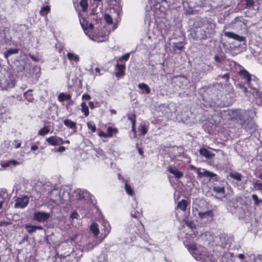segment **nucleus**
<instances>
[{"mask_svg": "<svg viewBox=\"0 0 262 262\" xmlns=\"http://www.w3.org/2000/svg\"><path fill=\"white\" fill-rule=\"evenodd\" d=\"M125 189L126 192L129 195H132L133 194V190L132 189L130 185H129L127 183H125Z\"/></svg>", "mask_w": 262, "mask_h": 262, "instance_id": "nucleus-43", "label": "nucleus"}, {"mask_svg": "<svg viewBox=\"0 0 262 262\" xmlns=\"http://www.w3.org/2000/svg\"><path fill=\"white\" fill-rule=\"evenodd\" d=\"M32 91L31 90H29L24 94L25 98L27 99L29 101H32L33 99Z\"/></svg>", "mask_w": 262, "mask_h": 262, "instance_id": "nucleus-33", "label": "nucleus"}, {"mask_svg": "<svg viewBox=\"0 0 262 262\" xmlns=\"http://www.w3.org/2000/svg\"><path fill=\"white\" fill-rule=\"evenodd\" d=\"M99 136H100V137H107V133H106V134H105V133H104V132H101L99 133Z\"/></svg>", "mask_w": 262, "mask_h": 262, "instance_id": "nucleus-61", "label": "nucleus"}, {"mask_svg": "<svg viewBox=\"0 0 262 262\" xmlns=\"http://www.w3.org/2000/svg\"><path fill=\"white\" fill-rule=\"evenodd\" d=\"M82 99L85 100H90L91 98V97L89 94H83L82 95Z\"/></svg>", "mask_w": 262, "mask_h": 262, "instance_id": "nucleus-58", "label": "nucleus"}, {"mask_svg": "<svg viewBox=\"0 0 262 262\" xmlns=\"http://www.w3.org/2000/svg\"><path fill=\"white\" fill-rule=\"evenodd\" d=\"M64 124L68 127L74 129L75 132L76 130V122L72 121L69 119H65L63 121Z\"/></svg>", "mask_w": 262, "mask_h": 262, "instance_id": "nucleus-23", "label": "nucleus"}, {"mask_svg": "<svg viewBox=\"0 0 262 262\" xmlns=\"http://www.w3.org/2000/svg\"><path fill=\"white\" fill-rule=\"evenodd\" d=\"M199 152L201 156L205 157L207 159H211L215 156L214 154L204 148H201L199 150Z\"/></svg>", "mask_w": 262, "mask_h": 262, "instance_id": "nucleus-20", "label": "nucleus"}, {"mask_svg": "<svg viewBox=\"0 0 262 262\" xmlns=\"http://www.w3.org/2000/svg\"><path fill=\"white\" fill-rule=\"evenodd\" d=\"M130 215L132 217H134V218H138V215H137L136 214V212H135L134 213H133V212H131L130 213Z\"/></svg>", "mask_w": 262, "mask_h": 262, "instance_id": "nucleus-62", "label": "nucleus"}, {"mask_svg": "<svg viewBox=\"0 0 262 262\" xmlns=\"http://www.w3.org/2000/svg\"><path fill=\"white\" fill-rule=\"evenodd\" d=\"M46 141L51 145L55 146L63 143L62 138L57 136H51L46 139Z\"/></svg>", "mask_w": 262, "mask_h": 262, "instance_id": "nucleus-14", "label": "nucleus"}, {"mask_svg": "<svg viewBox=\"0 0 262 262\" xmlns=\"http://www.w3.org/2000/svg\"><path fill=\"white\" fill-rule=\"evenodd\" d=\"M237 256L241 259H243L245 258L244 254H239Z\"/></svg>", "mask_w": 262, "mask_h": 262, "instance_id": "nucleus-64", "label": "nucleus"}, {"mask_svg": "<svg viewBox=\"0 0 262 262\" xmlns=\"http://www.w3.org/2000/svg\"><path fill=\"white\" fill-rule=\"evenodd\" d=\"M188 205V202L185 200H182L179 202L177 207L182 211H185Z\"/></svg>", "mask_w": 262, "mask_h": 262, "instance_id": "nucleus-25", "label": "nucleus"}, {"mask_svg": "<svg viewBox=\"0 0 262 262\" xmlns=\"http://www.w3.org/2000/svg\"><path fill=\"white\" fill-rule=\"evenodd\" d=\"M65 150H66L65 147L61 146L59 147V148L58 149V151L63 152V151H65Z\"/></svg>", "mask_w": 262, "mask_h": 262, "instance_id": "nucleus-59", "label": "nucleus"}, {"mask_svg": "<svg viewBox=\"0 0 262 262\" xmlns=\"http://www.w3.org/2000/svg\"><path fill=\"white\" fill-rule=\"evenodd\" d=\"M172 47L174 50L182 51L184 49L183 42H178L173 43Z\"/></svg>", "mask_w": 262, "mask_h": 262, "instance_id": "nucleus-31", "label": "nucleus"}, {"mask_svg": "<svg viewBox=\"0 0 262 262\" xmlns=\"http://www.w3.org/2000/svg\"><path fill=\"white\" fill-rule=\"evenodd\" d=\"M50 216V214L49 213L40 211H36L33 214V219L38 222H44L46 221Z\"/></svg>", "mask_w": 262, "mask_h": 262, "instance_id": "nucleus-8", "label": "nucleus"}, {"mask_svg": "<svg viewBox=\"0 0 262 262\" xmlns=\"http://www.w3.org/2000/svg\"><path fill=\"white\" fill-rule=\"evenodd\" d=\"M185 224L189 228L192 229L195 227V225L193 222L191 221H185Z\"/></svg>", "mask_w": 262, "mask_h": 262, "instance_id": "nucleus-47", "label": "nucleus"}, {"mask_svg": "<svg viewBox=\"0 0 262 262\" xmlns=\"http://www.w3.org/2000/svg\"><path fill=\"white\" fill-rule=\"evenodd\" d=\"M188 249L196 260H201V262H214L211 256L203 253L199 254L195 245L188 246Z\"/></svg>", "mask_w": 262, "mask_h": 262, "instance_id": "nucleus-3", "label": "nucleus"}, {"mask_svg": "<svg viewBox=\"0 0 262 262\" xmlns=\"http://www.w3.org/2000/svg\"><path fill=\"white\" fill-rule=\"evenodd\" d=\"M74 193L77 199L79 200H81L85 198H89L90 196V193L87 190L80 189L75 190Z\"/></svg>", "mask_w": 262, "mask_h": 262, "instance_id": "nucleus-15", "label": "nucleus"}, {"mask_svg": "<svg viewBox=\"0 0 262 262\" xmlns=\"http://www.w3.org/2000/svg\"><path fill=\"white\" fill-rule=\"evenodd\" d=\"M128 118L132 122V130L135 132V120L133 119L130 117H128Z\"/></svg>", "mask_w": 262, "mask_h": 262, "instance_id": "nucleus-51", "label": "nucleus"}, {"mask_svg": "<svg viewBox=\"0 0 262 262\" xmlns=\"http://www.w3.org/2000/svg\"><path fill=\"white\" fill-rule=\"evenodd\" d=\"M215 24L211 21L208 22L205 26V31L208 37H212L215 33Z\"/></svg>", "mask_w": 262, "mask_h": 262, "instance_id": "nucleus-12", "label": "nucleus"}, {"mask_svg": "<svg viewBox=\"0 0 262 262\" xmlns=\"http://www.w3.org/2000/svg\"><path fill=\"white\" fill-rule=\"evenodd\" d=\"M18 53V49H9L5 53V57L8 59V57L12 54H17Z\"/></svg>", "mask_w": 262, "mask_h": 262, "instance_id": "nucleus-29", "label": "nucleus"}, {"mask_svg": "<svg viewBox=\"0 0 262 262\" xmlns=\"http://www.w3.org/2000/svg\"><path fill=\"white\" fill-rule=\"evenodd\" d=\"M220 77H222V78L225 79L226 82H228L229 78V73H226L224 75H221L219 76Z\"/></svg>", "mask_w": 262, "mask_h": 262, "instance_id": "nucleus-52", "label": "nucleus"}, {"mask_svg": "<svg viewBox=\"0 0 262 262\" xmlns=\"http://www.w3.org/2000/svg\"><path fill=\"white\" fill-rule=\"evenodd\" d=\"M92 39L95 41H97L98 42H102L106 39V36L104 35L101 36H93Z\"/></svg>", "mask_w": 262, "mask_h": 262, "instance_id": "nucleus-36", "label": "nucleus"}, {"mask_svg": "<svg viewBox=\"0 0 262 262\" xmlns=\"http://www.w3.org/2000/svg\"><path fill=\"white\" fill-rule=\"evenodd\" d=\"M59 101L63 102L66 100H70L71 98V95L70 94H65L63 93H60L58 95Z\"/></svg>", "mask_w": 262, "mask_h": 262, "instance_id": "nucleus-27", "label": "nucleus"}, {"mask_svg": "<svg viewBox=\"0 0 262 262\" xmlns=\"http://www.w3.org/2000/svg\"><path fill=\"white\" fill-rule=\"evenodd\" d=\"M243 9H249L254 11L253 14H255L259 9V4L255 0H242Z\"/></svg>", "mask_w": 262, "mask_h": 262, "instance_id": "nucleus-4", "label": "nucleus"}, {"mask_svg": "<svg viewBox=\"0 0 262 262\" xmlns=\"http://www.w3.org/2000/svg\"><path fill=\"white\" fill-rule=\"evenodd\" d=\"M196 171L200 177L205 176L207 177L212 178L216 176L213 172H211L205 169H201V168H198L196 169Z\"/></svg>", "mask_w": 262, "mask_h": 262, "instance_id": "nucleus-16", "label": "nucleus"}, {"mask_svg": "<svg viewBox=\"0 0 262 262\" xmlns=\"http://www.w3.org/2000/svg\"><path fill=\"white\" fill-rule=\"evenodd\" d=\"M213 189L214 191L218 193H224L225 191V188L221 186H214Z\"/></svg>", "mask_w": 262, "mask_h": 262, "instance_id": "nucleus-39", "label": "nucleus"}, {"mask_svg": "<svg viewBox=\"0 0 262 262\" xmlns=\"http://www.w3.org/2000/svg\"><path fill=\"white\" fill-rule=\"evenodd\" d=\"M214 60L216 62L220 63L222 62L223 58L218 55H216L214 56Z\"/></svg>", "mask_w": 262, "mask_h": 262, "instance_id": "nucleus-53", "label": "nucleus"}, {"mask_svg": "<svg viewBox=\"0 0 262 262\" xmlns=\"http://www.w3.org/2000/svg\"><path fill=\"white\" fill-rule=\"evenodd\" d=\"M87 28H88V31L90 30H91L94 28V25L92 24H88Z\"/></svg>", "mask_w": 262, "mask_h": 262, "instance_id": "nucleus-60", "label": "nucleus"}, {"mask_svg": "<svg viewBox=\"0 0 262 262\" xmlns=\"http://www.w3.org/2000/svg\"><path fill=\"white\" fill-rule=\"evenodd\" d=\"M4 201H5L4 198L2 196V194L1 193H0V209L2 208V205L4 203Z\"/></svg>", "mask_w": 262, "mask_h": 262, "instance_id": "nucleus-56", "label": "nucleus"}, {"mask_svg": "<svg viewBox=\"0 0 262 262\" xmlns=\"http://www.w3.org/2000/svg\"><path fill=\"white\" fill-rule=\"evenodd\" d=\"M229 176L231 178H233L237 181H240L242 180V175L238 172H230L229 173Z\"/></svg>", "mask_w": 262, "mask_h": 262, "instance_id": "nucleus-28", "label": "nucleus"}, {"mask_svg": "<svg viewBox=\"0 0 262 262\" xmlns=\"http://www.w3.org/2000/svg\"><path fill=\"white\" fill-rule=\"evenodd\" d=\"M90 230L95 236H97L99 233L98 225L95 223H93L91 224Z\"/></svg>", "mask_w": 262, "mask_h": 262, "instance_id": "nucleus-24", "label": "nucleus"}, {"mask_svg": "<svg viewBox=\"0 0 262 262\" xmlns=\"http://www.w3.org/2000/svg\"><path fill=\"white\" fill-rule=\"evenodd\" d=\"M239 74L241 81L235 83L236 89L247 97H250L252 95L256 102L258 105H262V92L259 90L258 79L254 76H251L244 69L240 70Z\"/></svg>", "mask_w": 262, "mask_h": 262, "instance_id": "nucleus-1", "label": "nucleus"}, {"mask_svg": "<svg viewBox=\"0 0 262 262\" xmlns=\"http://www.w3.org/2000/svg\"><path fill=\"white\" fill-rule=\"evenodd\" d=\"M198 215L201 220L205 223H210L213 220L214 212L212 210L199 211Z\"/></svg>", "mask_w": 262, "mask_h": 262, "instance_id": "nucleus-5", "label": "nucleus"}, {"mask_svg": "<svg viewBox=\"0 0 262 262\" xmlns=\"http://www.w3.org/2000/svg\"><path fill=\"white\" fill-rule=\"evenodd\" d=\"M98 244V243H97V241L89 243L84 247V250L87 252L93 249L94 247L97 245Z\"/></svg>", "mask_w": 262, "mask_h": 262, "instance_id": "nucleus-26", "label": "nucleus"}, {"mask_svg": "<svg viewBox=\"0 0 262 262\" xmlns=\"http://www.w3.org/2000/svg\"><path fill=\"white\" fill-rule=\"evenodd\" d=\"M167 170L173 174L176 178L180 179L183 176V173L182 171L179 170L176 167L169 166Z\"/></svg>", "mask_w": 262, "mask_h": 262, "instance_id": "nucleus-18", "label": "nucleus"}, {"mask_svg": "<svg viewBox=\"0 0 262 262\" xmlns=\"http://www.w3.org/2000/svg\"><path fill=\"white\" fill-rule=\"evenodd\" d=\"M191 36L194 40L206 39L208 38V35L204 29H197L190 33Z\"/></svg>", "mask_w": 262, "mask_h": 262, "instance_id": "nucleus-9", "label": "nucleus"}, {"mask_svg": "<svg viewBox=\"0 0 262 262\" xmlns=\"http://www.w3.org/2000/svg\"><path fill=\"white\" fill-rule=\"evenodd\" d=\"M238 114V117L239 119V117H244L246 120H248L250 119L252 120L255 116L256 113L254 109L251 108L246 111H240Z\"/></svg>", "mask_w": 262, "mask_h": 262, "instance_id": "nucleus-10", "label": "nucleus"}, {"mask_svg": "<svg viewBox=\"0 0 262 262\" xmlns=\"http://www.w3.org/2000/svg\"><path fill=\"white\" fill-rule=\"evenodd\" d=\"M116 68L117 69V72H116L115 73L116 76L117 77H120L123 76L124 75L125 65L117 63L116 64Z\"/></svg>", "mask_w": 262, "mask_h": 262, "instance_id": "nucleus-21", "label": "nucleus"}, {"mask_svg": "<svg viewBox=\"0 0 262 262\" xmlns=\"http://www.w3.org/2000/svg\"><path fill=\"white\" fill-rule=\"evenodd\" d=\"M80 24L83 29L85 34L88 36H90L89 35H88V28H87L88 23L86 21L85 19H83L82 20H80Z\"/></svg>", "mask_w": 262, "mask_h": 262, "instance_id": "nucleus-35", "label": "nucleus"}, {"mask_svg": "<svg viewBox=\"0 0 262 262\" xmlns=\"http://www.w3.org/2000/svg\"><path fill=\"white\" fill-rule=\"evenodd\" d=\"M79 215L76 211H74L71 215V217L73 219H78Z\"/></svg>", "mask_w": 262, "mask_h": 262, "instance_id": "nucleus-54", "label": "nucleus"}, {"mask_svg": "<svg viewBox=\"0 0 262 262\" xmlns=\"http://www.w3.org/2000/svg\"><path fill=\"white\" fill-rule=\"evenodd\" d=\"M33 72H35V78H38L40 76V68L38 67H35L33 69Z\"/></svg>", "mask_w": 262, "mask_h": 262, "instance_id": "nucleus-45", "label": "nucleus"}, {"mask_svg": "<svg viewBox=\"0 0 262 262\" xmlns=\"http://www.w3.org/2000/svg\"><path fill=\"white\" fill-rule=\"evenodd\" d=\"M49 129L47 126H44L42 128L40 129L38 132V135L40 136H44L49 133Z\"/></svg>", "mask_w": 262, "mask_h": 262, "instance_id": "nucleus-38", "label": "nucleus"}, {"mask_svg": "<svg viewBox=\"0 0 262 262\" xmlns=\"http://www.w3.org/2000/svg\"><path fill=\"white\" fill-rule=\"evenodd\" d=\"M0 86L3 89L7 90L14 86V83L10 79L6 77L4 73L0 72Z\"/></svg>", "mask_w": 262, "mask_h": 262, "instance_id": "nucleus-6", "label": "nucleus"}, {"mask_svg": "<svg viewBox=\"0 0 262 262\" xmlns=\"http://www.w3.org/2000/svg\"><path fill=\"white\" fill-rule=\"evenodd\" d=\"M67 57L70 61L74 60L76 62H78L79 60V57L78 55L74 54L72 53H68L67 54Z\"/></svg>", "mask_w": 262, "mask_h": 262, "instance_id": "nucleus-32", "label": "nucleus"}, {"mask_svg": "<svg viewBox=\"0 0 262 262\" xmlns=\"http://www.w3.org/2000/svg\"><path fill=\"white\" fill-rule=\"evenodd\" d=\"M14 37L18 38L17 42L21 41L24 39V34L22 32H19L18 31H16L14 34Z\"/></svg>", "mask_w": 262, "mask_h": 262, "instance_id": "nucleus-37", "label": "nucleus"}, {"mask_svg": "<svg viewBox=\"0 0 262 262\" xmlns=\"http://www.w3.org/2000/svg\"><path fill=\"white\" fill-rule=\"evenodd\" d=\"M3 167H7L10 165L9 160L7 162H4L1 163Z\"/></svg>", "mask_w": 262, "mask_h": 262, "instance_id": "nucleus-57", "label": "nucleus"}, {"mask_svg": "<svg viewBox=\"0 0 262 262\" xmlns=\"http://www.w3.org/2000/svg\"><path fill=\"white\" fill-rule=\"evenodd\" d=\"M252 198L253 200L254 201L255 205H258L260 203L262 202L261 199H259L257 195L256 194H253L252 195Z\"/></svg>", "mask_w": 262, "mask_h": 262, "instance_id": "nucleus-42", "label": "nucleus"}, {"mask_svg": "<svg viewBox=\"0 0 262 262\" xmlns=\"http://www.w3.org/2000/svg\"><path fill=\"white\" fill-rule=\"evenodd\" d=\"M25 228L29 234H32L36 232L37 230H41L43 229V227L41 226L31 225L29 224L25 225Z\"/></svg>", "mask_w": 262, "mask_h": 262, "instance_id": "nucleus-19", "label": "nucleus"}, {"mask_svg": "<svg viewBox=\"0 0 262 262\" xmlns=\"http://www.w3.org/2000/svg\"><path fill=\"white\" fill-rule=\"evenodd\" d=\"M239 120L241 121L242 128L247 132H252L255 129V124L252 120H246L244 117H239Z\"/></svg>", "mask_w": 262, "mask_h": 262, "instance_id": "nucleus-7", "label": "nucleus"}, {"mask_svg": "<svg viewBox=\"0 0 262 262\" xmlns=\"http://www.w3.org/2000/svg\"><path fill=\"white\" fill-rule=\"evenodd\" d=\"M101 224L103 227V230L104 234V237H105L110 233L111 228L109 223L107 221L103 220Z\"/></svg>", "mask_w": 262, "mask_h": 262, "instance_id": "nucleus-22", "label": "nucleus"}, {"mask_svg": "<svg viewBox=\"0 0 262 262\" xmlns=\"http://www.w3.org/2000/svg\"><path fill=\"white\" fill-rule=\"evenodd\" d=\"M80 6L82 9V11L85 12L88 8V3L86 0H81Z\"/></svg>", "mask_w": 262, "mask_h": 262, "instance_id": "nucleus-41", "label": "nucleus"}, {"mask_svg": "<svg viewBox=\"0 0 262 262\" xmlns=\"http://www.w3.org/2000/svg\"><path fill=\"white\" fill-rule=\"evenodd\" d=\"M10 165L13 164L14 166H16L19 164V162L15 160H9Z\"/></svg>", "mask_w": 262, "mask_h": 262, "instance_id": "nucleus-55", "label": "nucleus"}, {"mask_svg": "<svg viewBox=\"0 0 262 262\" xmlns=\"http://www.w3.org/2000/svg\"><path fill=\"white\" fill-rule=\"evenodd\" d=\"M29 202V198L26 196H23L17 198L15 204L16 208H24L26 207Z\"/></svg>", "mask_w": 262, "mask_h": 262, "instance_id": "nucleus-13", "label": "nucleus"}, {"mask_svg": "<svg viewBox=\"0 0 262 262\" xmlns=\"http://www.w3.org/2000/svg\"><path fill=\"white\" fill-rule=\"evenodd\" d=\"M89 105L91 108H94L95 107L94 102L92 101L89 102Z\"/></svg>", "mask_w": 262, "mask_h": 262, "instance_id": "nucleus-63", "label": "nucleus"}, {"mask_svg": "<svg viewBox=\"0 0 262 262\" xmlns=\"http://www.w3.org/2000/svg\"><path fill=\"white\" fill-rule=\"evenodd\" d=\"M104 19L105 21L108 24H113V19L112 17L108 14H105L104 15Z\"/></svg>", "mask_w": 262, "mask_h": 262, "instance_id": "nucleus-44", "label": "nucleus"}, {"mask_svg": "<svg viewBox=\"0 0 262 262\" xmlns=\"http://www.w3.org/2000/svg\"><path fill=\"white\" fill-rule=\"evenodd\" d=\"M130 56V54L127 53H126L125 54L123 55L120 58V60H124L125 61H127L129 57Z\"/></svg>", "mask_w": 262, "mask_h": 262, "instance_id": "nucleus-50", "label": "nucleus"}, {"mask_svg": "<svg viewBox=\"0 0 262 262\" xmlns=\"http://www.w3.org/2000/svg\"><path fill=\"white\" fill-rule=\"evenodd\" d=\"M81 111L84 113V115L85 116H88L89 115V111L88 106L86 105V103L84 102H82L81 104Z\"/></svg>", "mask_w": 262, "mask_h": 262, "instance_id": "nucleus-34", "label": "nucleus"}, {"mask_svg": "<svg viewBox=\"0 0 262 262\" xmlns=\"http://www.w3.org/2000/svg\"><path fill=\"white\" fill-rule=\"evenodd\" d=\"M224 35L228 38H232L239 41H243L245 40L244 37L238 35L231 32H225L224 33Z\"/></svg>", "mask_w": 262, "mask_h": 262, "instance_id": "nucleus-17", "label": "nucleus"}, {"mask_svg": "<svg viewBox=\"0 0 262 262\" xmlns=\"http://www.w3.org/2000/svg\"><path fill=\"white\" fill-rule=\"evenodd\" d=\"M140 127L141 133H142V134L143 135H145L147 132V130L145 126L144 125H141Z\"/></svg>", "mask_w": 262, "mask_h": 262, "instance_id": "nucleus-49", "label": "nucleus"}, {"mask_svg": "<svg viewBox=\"0 0 262 262\" xmlns=\"http://www.w3.org/2000/svg\"><path fill=\"white\" fill-rule=\"evenodd\" d=\"M50 10V7L48 6L43 7L40 10V13L42 15H45L49 12Z\"/></svg>", "mask_w": 262, "mask_h": 262, "instance_id": "nucleus-40", "label": "nucleus"}, {"mask_svg": "<svg viewBox=\"0 0 262 262\" xmlns=\"http://www.w3.org/2000/svg\"><path fill=\"white\" fill-rule=\"evenodd\" d=\"M233 28L241 29L246 25V21L241 16L237 17L232 21Z\"/></svg>", "mask_w": 262, "mask_h": 262, "instance_id": "nucleus-11", "label": "nucleus"}, {"mask_svg": "<svg viewBox=\"0 0 262 262\" xmlns=\"http://www.w3.org/2000/svg\"><path fill=\"white\" fill-rule=\"evenodd\" d=\"M231 243L232 238L225 233L213 236L211 241L212 246H220L223 249H228Z\"/></svg>", "mask_w": 262, "mask_h": 262, "instance_id": "nucleus-2", "label": "nucleus"}, {"mask_svg": "<svg viewBox=\"0 0 262 262\" xmlns=\"http://www.w3.org/2000/svg\"><path fill=\"white\" fill-rule=\"evenodd\" d=\"M88 128L91 130L92 132L94 133L96 130V126L95 125H92L91 123L88 122L87 123Z\"/></svg>", "mask_w": 262, "mask_h": 262, "instance_id": "nucleus-48", "label": "nucleus"}, {"mask_svg": "<svg viewBox=\"0 0 262 262\" xmlns=\"http://www.w3.org/2000/svg\"><path fill=\"white\" fill-rule=\"evenodd\" d=\"M116 132H117L116 129H114V128H112L111 127H109L107 128V137H112V135H113V133Z\"/></svg>", "mask_w": 262, "mask_h": 262, "instance_id": "nucleus-46", "label": "nucleus"}, {"mask_svg": "<svg viewBox=\"0 0 262 262\" xmlns=\"http://www.w3.org/2000/svg\"><path fill=\"white\" fill-rule=\"evenodd\" d=\"M138 87L142 90L145 91L146 94H149L150 93V90L147 84L145 83H139L138 85Z\"/></svg>", "mask_w": 262, "mask_h": 262, "instance_id": "nucleus-30", "label": "nucleus"}]
</instances>
